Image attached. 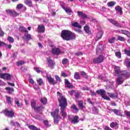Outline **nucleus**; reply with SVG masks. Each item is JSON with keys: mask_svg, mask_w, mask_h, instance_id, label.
<instances>
[{"mask_svg": "<svg viewBox=\"0 0 130 130\" xmlns=\"http://www.w3.org/2000/svg\"><path fill=\"white\" fill-rule=\"evenodd\" d=\"M74 78L76 80H80V75H79V73L75 72L74 75Z\"/></svg>", "mask_w": 130, "mask_h": 130, "instance_id": "79ce46f5", "label": "nucleus"}, {"mask_svg": "<svg viewBox=\"0 0 130 130\" xmlns=\"http://www.w3.org/2000/svg\"><path fill=\"white\" fill-rule=\"evenodd\" d=\"M75 97L76 98V101H78L77 100H78L80 97V93L78 92L76 93L75 94Z\"/></svg>", "mask_w": 130, "mask_h": 130, "instance_id": "5fc2aeb1", "label": "nucleus"}, {"mask_svg": "<svg viewBox=\"0 0 130 130\" xmlns=\"http://www.w3.org/2000/svg\"><path fill=\"white\" fill-rule=\"evenodd\" d=\"M47 79L49 84H52V85H55V84H57V82H56V81L51 77H48Z\"/></svg>", "mask_w": 130, "mask_h": 130, "instance_id": "2eb2a0df", "label": "nucleus"}, {"mask_svg": "<svg viewBox=\"0 0 130 130\" xmlns=\"http://www.w3.org/2000/svg\"><path fill=\"white\" fill-rule=\"evenodd\" d=\"M15 104L17 105V107L19 108H21L22 107V104L20 103V101H19V100L17 99H15Z\"/></svg>", "mask_w": 130, "mask_h": 130, "instance_id": "cd10ccee", "label": "nucleus"}, {"mask_svg": "<svg viewBox=\"0 0 130 130\" xmlns=\"http://www.w3.org/2000/svg\"><path fill=\"white\" fill-rule=\"evenodd\" d=\"M69 120L71 122V123H73L74 124H76V123H78L80 120H79V116H74L72 117L71 116L69 117Z\"/></svg>", "mask_w": 130, "mask_h": 130, "instance_id": "0eeeda50", "label": "nucleus"}, {"mask_svg": "<svg viewBox=\"0 0 130 130\" xmlns=\"http://www.w3.org/2000/svg\"><path fill=\"white\" fill-rule=\"evenodd\" d=\"M117 125H118V124L116 122H112L110 124V126H111L112 128H114V127H116Z\"/></svg>", "mask_w": 130, "mask_h": 130, "instance_id": "7c9ffc66", "label": "nucleus"}, {"mask_svg": "<svg viewBox=\"0 0 130 130\" xmlns=\"http://www.w3.org/2000/svg\"><path fill=\"white\" fill-rule=\"evenodd\" d=\"M35 71H36V72H37V73H38V74H40V73H42V71H41L40 70V69H39L38 68H34Z\"/></svg>", "mask_w": 130, "mask_h": 130, "instance_id": "6e6d98bb", "label": "nucleus"}, {"mask_svg": "<svg viewBox=\"0 0 130 130\" xmlns=\"http://www.w3.org/2000/svg\"><path fill=\"white\" fill-rule=\"evenodd\" d=\"M6 13L8 15H10L12 17H17V16H19V13H17L15 10H7L6 11Z\"/></svg>", "mask_w": 130, "mask_h": 130, "instance_id": "6e6552de", "label": "nucleus"}, {"mask_svg": "<svg viewBox=\"0 0 130 130\" xmlns=\"http://www.w3.org/2000/svg\"><path fill=\"white\" fill-rule=\"evenodd\" d=\"M19 30L20 31H21V32H25L26 33H28V30H27V29L24 27V26H20Z\"/></svg>", "mask_w": 130, "mask_h": 130, "instance_id": "4c0bfd02", "label": "nucleus"}, {"mask_svg": "<svg viewBox=\"0 0 130 130\" xmlns=\"http://www.w3.org/2000/svg\"><path fill=\"white\" fill-rule=\"evenodd\" d=\"M22 8H23V4H18L16 7V9H18V10H20L22 9Z\"/></svg>", "mask_w": 130, "mask_h": 130, "instance_id": "864d4df0", "label": "nucleus"}, {"mask_svg": "<svg viewBox=\"0 0 130 130\" xmlns=\"http://www.w3.org/2000/svg\"><path fill=\"white\" fill-rule=\"evenodd\" d=\"M22 39L29 41V40H31V39H32V38L31 37V35L26 34L24 35L23 37H22Z\"/></svg>", "mask_w": 130, "mask_h": 130, "instance_id": "f3484780", "label": "nucleus"}, {"mask_svg": "<svg viewBox=\"0 0 130 130\" xmlns=\"http://www.w3.org/2000/svg\"><path fill=\"white\" fill-rule=\"evenodd\" d=\"M40 101L43 104H44V105H45V104L47 103V99L46 98H42Z\"/></svg>", "mask_w": 130, "mask_h": 130, "instance_id": "473e14b6", "label": "nucleus"}, {"mask_svg": "<svg viewBox=\"0 0 130 130\" xmlns=\"http://www.w3.org/2000/svg\"><path fill=\"white\" fill-rule=\"evenodd\" d=\"M102 50H103V47L102 45H99L96 48V53L97 54H99V53H101L102 52Z\"/></svg>", "mask_w": 130, "mask_h": 130, "instance_id": "6ab92c4d", "label": "nucleus"}, {"mask_svg": "<svg viewBox=\"0 0 130 130\" xmlns=\"http://www.w3.org/2000/svg\"><path fill=\"white\" fill-rule=\"evenodd\" d=\"M84 29L85 32H86V33H89V27H88V26H85Z\"/></svg>", "mask_w": 130, "mask_h": 130, "instance_id": "4d7b16f0", "label": "nucleus"}, {"mask_svg": "<svg viewBox=\"0 0 130 130\" xmlns=\"http://www.w3.org/2000/svg\"><path fill=\"white\" fill-rule=\"evenodd\" d=\"M38 31L39 33H44L45 31V27L43 24L38 25Z\"/></svg>", "mask_w": 130, "mask_h": 130, "instance_id": "f8f14e48", "label": "nucleus"}, {"mask_svg": "<svg viewBox=\"0 0 130 130\" xmlns=\"http://www.w3.org/2000/svg\"><path fill=\"white\" fill-rule=\"evenodd\" d=\"M7 40L9 41L10 43H14V38H13L12 37H8Z\"/></svg>", "mask_w": 130, "mask_h": 130, "instance_id": "37998d69", "label": "nucleus"}, {"mask_svg": "<svg viewBox=\"0 0 130 130\" xmlns=\"http://www.w3.org/2000/svg\"><path fill=\"white\" fill-rule=\"evenodd\" d=\"M72 108H73V109L74 110H75V111H79V109L78 108H77V107L76 106V105H73L72 106Z\"/></svg>", "mask_w": 130, "mask_h": 130, "instance_id": "13d9d810", "label": "nucleus"}, {"mask_svg": "<svg viewBox=\"0 0 130 130\" xmlns=\"http://www.w3.org/2000/svg\"><path fill=\"white\" fill-rule=\"evenodd\" d=\"M124 52L128 56H130V50H124Z\"/></svg>", "mask_w": 130, "mask_h": 130, "instance_id": "bf43d9fd", "label": "nucleus"}, {"mask_svg": "<svg viewBox=\"0 0 130 130\" xmlns=\"http://www.w3.org/2000/svg\"><path fill=\"white\" fill-rule=\"evenodd\" d=\"M59 119H60V116H56L54 117V122L55 124H57L58 123Z\"/></svg>", "mask_w": 130, "mask_h": 130, "instance_id": "a878e982", "label": "nucleus"}, {"mask_svg": "<svg viewBox=\"0 0 130 130\" xmlns=\"http://www.w3.org/2000/svg\"><path fill=\"white\" fill-rule=\"evenodd\" d=\"M75 55H77V56H80V55H83V53H82V52H78L77 53H75Z\"/></svg>", "mask_w": 130, "mask_h": 130, "instance_id": "680f3d73", "label": "nucleus"}, {"mask_svg": "<svg viewBox=\"0 0 130 130\" xmlns=\"http://www.w3.org/2000/svg\"><path fill=\"white\" fill-rule=\"evenodd\" d=\"M17 66H22V64H24V61H19L17 62Z\"/></svg>", "mask_w": 130, "mask_h": 130, "instance_id": "052dcab7", "label": "nucleus"}, {"mask_svg": "<svg viewBox=\"0 0 130 130\" xmlns=\"http://www.w3.org/2000/svg\"><path fill=\"white\" fill-rule=\"evenodd\" d=\"M63 10L66 12L67 14L68 15H71V13H72V10H71L69 8H66L64 7H62Z\"/></svg>", "mask_w": 130, "mask_h": 130, "instance_id": "5701e85b", "label": "nucleus"}, {"mask_svg": "<svg viewBox=\"0 0 130 130\" xmlns=\"http://www.w3.org/2000/svg\"><path fill=\"white\" fill-rule=\"evenodd\" d=\"M47 61H48V67H49V68H51L52 69V68H53V66L55 64V63H54V61H53V60L50 58H47Z\"/></svg>", "mask_w": 130, "mask_h": 130, "instance_id": "ddd939ff", "label": "nucleus"}, {"mask_svg": "<svg viewBox=\"0 0 130 130\" xmlns=\"http://www.w3.org/2000/svg\"><path fill=\"white\" fill-rule=\"evenodd\" d=\"M52 53L53 54H56L58 55V54H60V50L57 48H53L52 49Z\"/></svg>", "mask_w": 130, "mask_h": 130, "instance_id": "a211bd4d", "label": "nucleus"}, {"mask_svg": "<svg viewBox=\"0 0 130 130\" xmlns=\"http://www.w3.org/2000/svg\"><path fill=\"white\" fill-rule=\"evenodd\" d=\"M24 3L28 7H32V1L31 0H25Z\"/></svg>", "mask_w": 130, "mask_h": 130, "instance_id": "2f4dec72", "label": "nucleus"}, {"mask_svg": "<svg viewBox=\"0 0 130 130\" xmlns=\"http://www.w3.org/2000/svg\"><path fill=\"white\" fill-rule=\"evenodd\" d=\"M4 113L8 117H13L14 115V112H13V111H9L7 109L4 111Z\"/></svg>", "mask_w": 130, "mask_h": 130, "instance_id": "9d476101", "label": "nucleus"}, {"mask_svg": "<svg viewBox=\"0 0 130 130\" xmlns=\"http://www.w3.org/2000/svg\"><path fill=\"white\" fill-rule=\"evenodd\" d=\"M28 127L30 130H41L40 128H37L33 125H29L28 126Z\"/></svg>", "mask_w": 130, "mask_h": 130, "instance_id": "b1692460", "label": "nucleus"}, {"mask_svg": "<svg viewBox=\"0 0 130 130\" xmlns=\"http://www.w3.org/2000/svg\"><path fill=\"white\" fill-rule=\"evenodd\" d=\"M68 61H69V59H68L67 58H64L62 60V64H67Z\"/></svg>", "mask_w": 130, "mask_h": 130, "instance_id": "8fccbe9b", "label": "nucleus"}, {"mask_svg": "<svg viewBox=\"0 0 130 130\" xmlns=\"http://www.w3.org/2000/svg\"><path fill=\"white\" fill-rule=\"evenodd\" d=\"M6 91H7V92L8 94H11L12 92H14V88H11V87H6Z\"/></svg>", "mask_w": 130, "mask_h": 130, "instance_id": "72a5a7b5", "label": "nucleus"}, {"mask_svg": "<svg viewBox=\"0 0 130 130\" xmlns=\"http://www.w3.org/2000/svg\"><path fill=\"white\" fill-rule=\"evenodd\" d=\"M115 10L117 11V12H119L120 15H122V8L119 6H116L115 8Z\"/></svg>", "mask_w": 130, "mask_h": 130, "instance_id": "393cba45", "label": "nucleus"}, {"mask_svg": "<svg viewBox=\"0 0 130 130\" xmlns=\"http://www.w3.org/2000/svg\"><path fill=\"white\" fill-rule=\"evenodd\" d=\"M72 26L75 28H78V29H81L82 28L81 25L79 24V23L77 22L72 23Z\"/></svg>", "mask_w": 130, "mask_h": 130, "instance_id": "bb28decb", "label": "nucleus"}, {"mask_svg": "<svg viewBox=\"0 0 130 130\" xmlns=\"http://www.w3.org/2000/svg\"><path fill=\"white\" fill-rule=\"evenodd\" d=\"M118 77L116 79V83L117 85H121L124 82L125 78H129V77H125L122 75H117Z\"/></svg>", "mask_w": 130, "mask_h": 130, "instance_id": "20e7f679", "label": "nucleus"}, {"mask_svg": "<svg viewBox=\"0 0 130 130\" xmlns=\"http://www.w3.org/2000/svg\"><path fill=\"white\" fill-rule=\"evenodd\" d=\"M107 94L111 98H117V96L118 95L117 93H111L110 92H107Z\"/></svg>", "mask_w": 130, "mask_h": 130, "instance_id": "412c9836", "label": "nucleus"}, {"mask_svg": "<svg viewBox=\"0 0 130 130\" xmlns=\"http://www.w3.org/2000/svg\"><path fill=\"white\" fill-rule=\"evenodd\" d=\"M115 74L116 76H124V77H130V72L127 71H120L119 67L117 66H114V67Z\"/></svg>", "mask_w": 130, "mask_h": 130, "instance_id": "7ed1b4c3", "label": "nucleus"}, {"mask_svg": "<svg viewBox=\"0 0 130 130\" xmlns=\"http://www.w3.org/2000/svg\"><path fill=\"white\" fill-rule=\"evenodd\" d=\"M125 64L127 68H130V58H126L125 60Z\"/></svg>", "mask_w": 130, "mask_h": 130, "instance_id": "c85d7f7f", "label": "nucleus"}, {"mask_svg": "<svg viewBox=\"0 0 130 130\" xmlns=\"http://www.w3.org/2000/svg\"><path fill=\"white\" fill-rule=\"evenodd\" d=\"M115 41V38L114 37H112L109 39V43H114Z\"/></svg>", "mask_w": 130, "mask_h": 130, "instance_id": "de8ad7c7", "label": "nucleus"}, {"mask_svg": "<svg viewBox=\"0 0 130 130\" xmlns=\"http://www.w3.org/2000/svg\"><path fill=\"white\" fill-rule=\"evenodd\" d=\"M66 86L68 88H69V89H71V88H73V85H71V83L66 84Z\"/></svg>", "mask_w": 130, "mask_h": 130, "instance_id": "0e129e2a", "label": "nucleus"}, {"mask_svg": "<svg viewBox=\"0 0 130 130\" xmlns=\"http://www.w3.org/2000/svg\"><path fill=\"white\" fill-rule=\"evenodd\" d=\"M77 14L79 17H81V18H82L84 20L88 18V16H87V15L83 13L82 11H77Z\"/></svg>", "mask_w": 130, "mask_h": 130, "instance_id": "4468645a", "label": "nucleus"}, {"mask_svg": "<svg viewBox=\"0 0 130 130\" xmlns=\"http://www.w3.org/2000/svg\"><path fill=\"white\" fill-rule=\"evenodd\" d=\"M81 76H82L83 77H84V78H86V79H88V76H87V73H86L85 72L82 71L81 72Z\"/></svg>", "mask_w": 130, "mask_h": 130, "instance_id": "09e8293b", "label": "nucleus"}, {"mask_svg": "<svg viewBox=\"0 0 130 130\" xmlns=\"http://www.w3.org/2000/svg\"><path fill=\"white\" fill-rule=\"evenodd\" d=\"M6 100L8 103L12 104V101H11V97L6 96Z\"/></svg>", "mask_w": 130, "mask_h": 130, "instance_id": "603ef678", "label": "nucleus"}, {"mask_svg": "<svg viewBox=\"0 0 130 130\" xmlns=\"http://www.w3.org/2000/svg\"><path fill=\"white\" fill-rule=\"evenodd\" d=\"M3 47H5L6 49H11V48H12V45H8L6 44V43H4V45Z\"/></svg>", "mask_w": 130, "mask_h": 130, "instance_id": "e433bc0d", "label": "nucleus"}, {"mask_svg": "<svg viewBox=\"0 0 130 130\" xmlns=\"http://www.w3.org/2000/svg\"><path fill=\"white\" fill-rule=\"evenodd\" d=\"M91 96H96V93L92 90H90Z\"/></svg>", "mask_w": 130, "mask_h": 130, "instance_id": "e2e57ef3", "label": "nucleus"}, {"mask_svg": "<svg viewBox=\"0 0 130 130\" xmlns=\"http://www.w3.org/2000/svg\"><path fill=\"white\" fill-rule=\"evenodd\" d=\"M108 20L109 22H110V23L113 24V25H114V26H116V27H118L119 28H121V25H120V24H119V23H117V22L115 20H114L111 18L108 19Z\"/></svg>", "mask_w": 130, "mask_h": 130, "instance_id": "9b49d317", "label": "nucleus"}, {"mask_svg": "<svg viewBox=\"0 0 130 130\" xmlns=\"http://www.w3.org/2000/svg\"><path fill=\"white\" fill-rule=\"evenodd\" d=\"M118 40H119L120 41H125V38L124 37H122L121 36H118L117 37Z\"/></svg>", "mask_w": 130, "mask_h": 130, "instance_id": "a18cd8bd", "label": "nucleus"}, {"mask_svg": "<svg viewBox=\"0 0 130 130\" xmlns=\"http://www.w3.org/2000/svg\"><path fill=\"white\" fill-rule=\"evenodd\" d=\"M110 111L111 112H114L116 115H118V116H121V113L120 112V110L117 109H110Z\"/></svg>", "mask_w": 130, "mask_h": 130, "instance_id": "dca6fc26", "label": "nucleus"}, {"mask_svg": "<svg viewBox=\"0 0 130 130\" xmlns=\"http://www.w3.org/2000/svg\"><path fill=\"white\" fill-rule=\"evenodd\" d=\"M61 37L63 38L64 40H67V41H70V40H74V39H76V35L75 34L68 30H63L61 31Z\"/></svg>", "mask_w": 130, "mask_h": 130, "instance_id": "f03ea898", "label": "nucleus"}, {"mask_svg": "<svg viewBox=\"0 0 130 130\" xmlns=\"http://www.w3.org/2000/svg\"><path fill=\"white\" fill-rule=\"evenodd\" d=\"M96 93L101 95L104 99L105 100L110 101V98L106 95V91L104 89H100L96 91Z\"/></svg>", "mask_w": 130, "mask_h": 130, "instance_id": "39448f33", "label": "nucleus"}, {"mask_svg": "<svg viewBox=\"0 0 130 130\" xmlns=\"http://www.w3.org/2000/svg\"><path fill=\"white\" fill-rule=\"evenodd\" d=\"M57 94H58L59 96L58 98V102L59 106L60 107L61 114L62 117L64 118V117H67V113L64 111L67 108V106H68V101H67V99H66L60 92H57Z\"/></svg>", "mask_w": 130, "mask_h": 130, "instance_id": "f257e3e1", "label": "nucleus"}, {"mask_svg": "<svg viewBox=\"0 0 130 130\" xmlns=\"http://www.w3.org/2000/svg\"><path fill=\"white\" fill-rule=\"evenodd\" d=\"M92 111L94 112V114H98L99 111L98 109L95 107L92 108Z\"/></svg>", "mask_w": 130, "mask_h": 130, "instance_id": "c03bdc74", "label": "nucleus"}, {"mask_svg": "<svg viewBox=\"0 0 130 130\" xmlns=\"http://www.w3.org/2000/svg\"><path fill=\"white\" fill-rule=\"evenodd\" d=\"M58 112H59V110L58 109H57L55 110V111L51 113L52 116H53L54 117H55V116H59V115H57L58 114Z\"/></svg>", "mask_w": 130, "mask_h": 130, "instance_id": "aec40b11", "label": "nucleus"}, {"mask_svg": "<svg viewBox=\"0 0 130 130\" xmlns=\"http://www.w3.org/2000/svg\"><path fill=\"white\" fill-rule=\"evenodd\" d=\"M55 78L56 79V82H61V79H60V78L59 77V76H58L57 75L55 76Z\"/></svg>", "mask_w": 130, "mask_h": 130, "instance_id": "3c124183", "label": "nucleus"}, {"mask_svg": "<svg viewBox=\"0 0 130 130\" xmlns=\"http://www.w3.org/2000/svg\"><path fill=\"white\" fill-rule=\"evenodd\" d=\"M120 32L122 34H124L125 35L129 36V31H127V30H121Z\"/></svg>", "mask_w": 130, "mask_h": 130, "instance_id": "ea45409f", "label": "nucleus"}, {"mask_svg": "<svg viewBox=\"0 0 130 130\" xmlns=\"http://www.w3.org/2000/svg\"><path fill=\"white\" fill-rule=\"evenodd\" d=\"M6 83L2 81V80H0V86H5Z\"/></svg>", "mask_w": 130, "mask_h": 130, "instance_id": "338daca9", "label": "nucleus"}, {"mask_svg": "<svg viewBox=\"0 0 130 130\" xmlns=\"http://www.w3.org/2000/svg\"><path fill=\"white\" fill-rule=\"evenodd\" d=\"M124 113L126 115H127V116H129L130 117V112L129 111H125L124 112Z\"/></svg>", "mask_w": 130, "mask_h": 130, "instance_id": "69168bd1", "label": "nucleus"}, {"mask_svg": "<svg viewBox=\"0 0 130 130\" xmlns=\"http://www.w3.org/2000/svg\"><path fill=\"white\" fill-rule=\"evenodd\" d=\"M37 82L39 86H41V85H43V80L41 78H40L39 79H37Z\"/></svg>", "mask_w": 130, "mask_h": 130, "instance_id": "58836bf2", "label": "nucleus"}, {"mask_svg": "<svg viewBox=\"0 0 130 130\" xmlns=\"http://www.w3.org/2000/svg\"><path fill=\"white\" fill-rule=\"evenodd\" d=\"M105 130H112V129L110 128V127H108V126H105L104 127Z\"/></svg>", "mask_w": 130, "mask_h": 130, "instance_id": "774afa93", "label": "nucleus"}, {"mask_svg": "<svg viewBox=\"0 0 130 130\" xmlns=\"http://www.w3.org/2000/svg\"><path fill=\"white\" fill-rule=\"evenodd\" d=\"M102 35H103V32L102 31H100L98 32L96 37V40H99L102 38Z\"/></svg>", "mask_w": 130, "mask_h": 130, "instance_id": "4be33fe9", "label": "nucleus"}, {"mask_svg": "<svg viewBox=\"0 0 130 130\" xmlns=\"http://www.w3.org/2000/svg\"><path fill=\"white\" fill-rule=\"evenodd\" d=\"M116 4V2H110L107 3V5L109 7H113Z\"/></svg>", "mask_w": 130, "mask_h": 130, "instance_id": "a19ab883", "label": "nucleus"}, {"mask_svg": "<svg viewBox=\"0 0 130 130\" xmlns=\"http://www.w3.org/2000/svg\"><path fill=\"white\" fill-rule=\"evenodd\" d=\"M31 106L34 109L36 108V101L32 100L31 101Z\"/></svg>", "mask_w": 130, "mask_h": 130, "instance_id": "c9c22d12", "label": "nucleus"}, {"mask_svg": "<svg viewBox=\"0 0 130 130\" xmlns=\"http://www.w3.org/2000/svg\"><path fill=\"white\" fill-rule=\"evenodd\" d=\"M0 78H1V79H4V80H7V81H10L12 79L11 75L8 73L0 74Z\"/></svg>", "mask_w": 130, "mask_h": 130, "instance_id": "1a4fd4ad", "label": "nucleus"}, {"mask_svg": "<svg viewBox=\"0 0 130 130\" xmlns=\"http://www.w3.org/2000/svg\"><path fill=\"white\" fill-rule=\"evenodd\" d=\"M104 60V56L103 55H100L96 58H94L93 60V63H101Z\"/></svg>", "mask_w": 130, "mask_h": 130, "instance_id": "423d86ee", "label": "nucleus"}, {"mask_svg": "<svg viewBox=\"0 0 130 130\" xmlns=\"http://www.w3.org/2000/svg\"><path fill=\"white\" fill-rule=\"evenodd\" d=\"M77 102H78V105L80 108H84V105L83 104V101H77Z\"/></svg>", "mask_w": 130, "mask_h": 130, "instance_id": "f704fd0d", "label": "nucleus"}, {"mask_svg": "<svg viewBox=\"0 0 130 130\" xmlns=\"http://www.w3.org/2000/svg\"><path fill=\"white\" fill-rule=\"evenodd\" d=\"M42 109H44V107L42 106H41L40 107H37L35 108L34 110H36L37 112H39V111H41V110H42Z\"/></svg>", "mask_w": 130, "mask_h": 130, "instance_id": "c756f323", "label": "nucleus"}, {"mask_svg": "<svg viewBox=\"0 0 130 130\" xmlns=\"http://www.w3.org/2000/svg\"><path fill=\"white\" fill-rule=\"evenodd\" d=\"M115 55L118 58H121V53L120 52H116Z\"/></svg>", "mask_w": 130, "mask_h": 130, "instance_id": "49530a36", "label": "nucleus"}]
</instances>
